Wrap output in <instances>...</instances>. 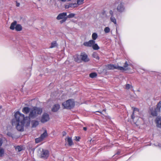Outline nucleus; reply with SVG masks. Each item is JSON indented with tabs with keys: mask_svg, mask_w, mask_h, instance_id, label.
I'll list each match as a JSON object with an SVG mask.
<instances>
[{
	"mask_svg": "<svg viewBox=\"0 0 161 161\" xmlns=\"http://www.w3.org/2000/svg\"><path fill=\"white\" fill-rule=\"evenodd\" d=\"M110 29L108 27H106L104 29V31L105 33H108L110 32Z\"/></svg>",
	"mask_w": 161,
	"mask_h": 161,
	"instance_id": "obj_33",
	"label": "nucleus"
},
{
	"mask_svg": "<svg viewBox=\"0 0 161 161\" xmlns=\"http://www.w3.org/2000/svg\"><path fill=\"white\" fill-rule=\"evenodd\" d=\"M14 118L12 119L11 123L13 126H15L16 129L19 131H20V113L18 111L15 113Z\"/></svg>",
	"mask_w": 161,
	"mask_h": 161,
	"instance_id": "obj_3",
	"label": "nucleus"
},
{
	"mask_svg": "<svg viewBox=\"0 0 161 161\" xmlns=\"http://www.w3.org/2000/svg\"><path fill=\"white\" fill-rule=\"evenodd\" d=\"M92 47L94 50H98L100 48L98 45L95 43L94 44H93Z\"/></svg>",
	"mask_w": 161,
	"mask_h": 161,
	"instance_id": "obj_24",
	"label": "nucleus"
},
{
	"mask_svg": "<svg viewBox=\"0 0 161 161\" xmlns=\"http://www.w3.org/2000/svg\"><path fill=\"white\" fill-rule=\"evenodd\" d=\"M125 7L124 5V3H120L118 5L117 7V9L118 12L121 13L124 12L125 10Z\"/></svg>",
	"mask_w": 161,
	"mask_h": 161,
	"instance_id": "obj_9",
	"label": "nucleus"
},
{
	"mask_svg": "<svg viewBox=\"0 0 161 161\" xmlns=\"http://www.w3.org/2000/svg\"><path fill=\"white\" fill-rule=\"evenodd\" d=\"M106 111V109H103L102 111L103 112V111H104V112H105Z\"/></svg>",
	"mask_w": 161,
	"mask_h": 161,
	"instance_id": "obj_46",
	"label": "nucleus"
},
{
	"mask_svg": "<svg viewBox=\"0 0 161 161\" xmlns=\"http://www.w3.org/2000/svg\"><path fill=\"white\" fill-rule=\"evenodd\" d=\"M26 126L24 125H22V124L21 123V132L23 131L24 130V129L23 128V126Z\"/></svg>",
	"mask_w": 161,
	"mask_h": 161,
	"instance_id": "obj_36",
	"label": "nucleus"
},
{
	"mask_svg": "<svg viewBox=\"0 0 161 161\" xmlns=\"http://www.w3.org/2000/svg\"><path fill=\"white\" fill-rule=\"evenodd\" d=\"M98 112V113H100L101 114H102V112L101 111H97L96 112Z\"/></svg>",
	"mask_w": 161,
	"mask_h": 161,
	"instance_id": "obj_45",
	"label": "nucleus"
},
{
	"mask_svg": "<svg viewBox=\"0 0 161 161\" xmlns=\"http://www.w3.org/2000/svg\"><path fill=\"white\" fill-rule=\"evenodd\" d=\"M75 140L77 141H79V140L80 139V137L79 136H75Z\"/></svg>",
	"mask_w": 161,
	"mask_h": 161,
	"instance_id": "obj_40",
	"label": "nucleus"
},
{
	"mask_svg": "<svg viewBox=\"0 0 161 161\" xmlns=\"http://www.w3.org/2000/svg\"><path fill=\"white\" fill-rule=\"evenodd\" d=\"M95 43V41L93 40H90L87 42H85L83 43V45L87 47H91L93 46V44Z\"/></svg>",
	"mask_w": 161,
	"mask_h": 161,
	"instance_id": "obj_10",
	"label": "nucleus"
},
{
	"mask_svg": "<svg viewBox=\"0 0 161 161\" xmlns=\"http://www.w3.org/2000/svg\"><path fill=\"white\" fill-rule=\"evenodd\" d=\"M57 43L55 41H53L51 43V46L50 47V48H52L57 47Z\"/></svg>",
	"mask_w": 161,
	"mask_h": 161,
	"instance_id": "obj_23",
	"label": "nucleus"
},
{
	"mask_svg": "<svg viewBox=\"0 0 161 161\" xmlns=\"http://www.w3.org/2000/svg\"><path fill=\"white\" fill-rule=\"evenodd\" d=\"M47 136V133L46 130H45L44 132L42 134L40 137L42 138L43 140L45 137Z\"/></svg>",
	"mask_w": 161,
	"mask_h": 161,
	"instance_id": "obj_22",
	"label": "nucleus"
},
{
	"mask_svg": "<svg viewBox=\"0 0 161 161\" xmlns=\"http://www.w3.org/2000/svg\"><path fill=\"white\" fill-rule=\"evenodd\" d=\"M4 153V149L0 148V157H2Z\"/></svg>",
	"mask_w": 161,
	"mask_h": 161,
	"instance_id": "obj_31",
	"label": "nucleus"
},
{
	"mask_svg": "<svg viewBox=\"0 0 161 161\" xmlns=\"http://www.w3.org/2000/svg\"><path fill=\"white\" fill-rule=\"evenodd\" d=\"M83 129L85 131H86L87 130V128L86 127H84L83 128Z\"/></svg>",
	"mask_w": 161,
	"mask_h": 161,
	"instance_id": "obj_43",
	"label": "nucleus"
},
{
	"mask_svg": "<svg viewBox=\"0 0 161 161\" xmlns=\"http://www.w3.org/2000/svg\"><path fill=\"white\" fill-rule=\"evenodd\" d=\"M97 75V74L95 72H93L90 73L89 75V77L90 78H93L96 77Z\"/></svg>",
	"mask_w": 161,
	"mask_h": 161,
	"instance_id": "obj_25",
	"label": "nucleus"
},
{
	"mask_svg": "<svg viewBox=\"0 0 161 161\" xmlns=\"http://www.w3.org/2000/svg\"><path fill=\"white\" fill-rule=\"evenodd\" d=\"M64 109H70L73 108L75 105V103L73 100L69 99L62 104Z\"/></svg>",
	"mask_w": 161,
	"mask_h": 161,
	"instance_id": "obj_4",
	"label": "nucleus"
},
{
	"mask_svg": "<svg viewBox=\"0 0 161 161\" xmlns=\"http://www.w3.org/2000/svg\"><path fill=\"white\" fill-rule=\"evenodd\" d=\"M22 111L24 113L27 114L30 111V108L28 107H24L22 109Z\"/></svg>",
	"mask_w": 161,
	"mask_h": 161,
	"instance_id": "obj_17",
	"label": "nucleus"
},
{
	"mask_svg": "<svg viewBox=\"0 0 161 161\" xmlns=\"http://www.w3.org/2000/svg\"><path fill=\"white\" fill-rule=\"evenodd\" d=\"M131 87H132V86L129 84H127L125 85V89H129Z\"/></svg>",
	"mask_w": 161,
	"mask_h": 161,
	"instance_id": "obj_34",
	"label": "nucleus"
},
{
	"mask_svg": "<svg viewBox=\"0 0 161 161\" xmlns=\"http://www.w3.org/2000/svg\"><path fill=\"white\" fill-rule=\"evenodd\" d=\"M110 20L112 22H113L114 25H117L116 19L114 16H111L110 18Z\"/></svg>",
	"mask_w": 161,
	"mask_h": 161,
	"instance_id": "obj_21",
	"label": "nucleus"
},
{
	"mask_svg": "<svg viewBox=\"0 0 161 161\" xmlns=\"http://www.w3.org/2000/svg\"><path fill=\"white\" fill-rule=\"evenodd\" d=\"M61 0L63 2H65L66 1V0Z\"/></svg>",
	"mask_w": 161,
	"mask_h": 161,
	"instance_id": "obj_47",
	"label": "nucleus"
},
{
	"mask_svg": "<svg viewBox=\"0 0 161 161\" xmlns=\"http://www.w3.org/2000/svg\"><path fill=\"white\" fill-rule=\"evenodd\" d=\"M161 107V103L160 102H159L157 104V107L156 108V109L158 111H160V108Z\"/></svg>",
	"mask_w": 161,
	"mask_h": 161,
	"instance_id": "obj_28",
	"label": "nucleus"
},
{
	"mask_svg": "<svg viewBox=\"0 0 161 161\" xmlns=\"http://www.w3.org/2000/svg\"><path fill=\"white\" fill-rule=\"evenodd\" d=\"M7 135L11 137H13V135L10 132H7Z\"/></svg>",
	"mask_w": 161,
	"mask_h": 161,
	"instance_id": "obj_37",
	"label": "nucleus"
},
{
	"mask_svg": "<svg viewBox=\"0 0 161 161\" xmlns=\"http://www.w3.org/2000/svg\"><path fill=\"white\" fill-rule=\"evenodd\" d=\"M75 14H74L73 13H71L70 14H69V15L67 16L66 17L67 18V19L68 18H72L74 17Z\"/></svg>",
	"mask_w": 161,
	"mask_h": 161,
	"instance_id": "obj_30",
	"label": "nucleus"
},
{
	"mask_svg": "<svg viewBox=\"0 0 161 161\" xmlns=\"http://www.w3.org/2000/svg\"><path fill=\"white\" fill-rule=\"evenodd\" d=\"M39 1H40V0H38Z\"/></svg>",
	"mask_w": 161,
	"mask_h": 161,
	"instance_id": "obj_49",
	"label": "nucleus"
},
{
	"mask_svg": "<svg viewBox=\"0 0 161 161\" xmlns=\"http://www.w3.org/2000/svg\"><path fill=\"white\" fill-rule=\"evenodd\" d=\"M159 112V111H158L157 109L155 108L154 110L151 111V114L153 116H156L157 115L158 112Z\"/></svg>",
	"mask_w": 161,
	"mask_h": 161,
	"instance_id": "obj_18",
	"label": "nucleus"
},
{
	"mask_svg": "<svg viewBox=\"0 0 161 161\" xmlns=\"http://www.w3.org/2000/svg\"><path fill=\"white\" fill-rule=\"evenodd\" d=\"M10 29L12 30L15 29L16 31H20V25L17 24V21H14L11 23Z\"/></svg>",
	"mask_w": 161,
	"mask_h": 161,
	"instance_id": "obj_5",
	"label": "nucleus"
},
{
	"mask_svg": "<svg viewBox=\"0 0 161 161\" xmlns=\"http://www.w3.org/2000/svg\"><path fill=\"white\" fill-rule=\"evenodd\" d=\"M155 122L157 127L161 128V117H157L155 120Z\"/></svg>",
	"mask_w": 161,
	"mask_h": 161,
	"instance_id": "obj_13",
	"label": "nucleus"
},
{
	"mask_svg": "<svg viewBox=\"0 0 161 161\" xmlns=\"http://www.w3.org/2000/svg\"><path fill=\"white\" fill-rule=\"evenodd\" d=\"M80 56L77 54L76 55L75 57V61L76 62H80L81 61V58H80Z\"/></svg>",
	"mask_w": 161,
	"mask_h": 161,
	"instance_id": "obj_19",
	"label": "nucleus"
},
{
	"mask_svg": "<svg viewBox=\"0 0 161 161\" xmlns=\"http://www.w3.org/2000/svg\"><path fill=\"white\" fill-rule=\"evenodd\" d=\"M133 108V112L131 115V119H132L133 121H134V119L135 118H138V116H135V111H137L138 113L139 112V109L136 108Z\"/></svg>",
	"mask_w": 161,
	"mask_h": 161,
	"instance_id": "obj_12",
	"label": "nucleus"
},
{
	"mask_svg": "<svg viewBox=\"0 0 161 161\" xmlns=\"http://www.w3.org/2000/svg\"><path fill=\"white\" fill-rule=\"evenodd\" d=\"M92 57L97 60H99V57L98 56V54L96 52H94L92 54Z\"/></svg>",
	"mask_w": 161,
	"mask_h": 161,
	"instance_id": "obj_20",
	"label": "nucleus"
},
{
	"mask_svg": "<svg viewBox=\"0 0 161 161\" xmlns=\"http://www.w3.org/2000/svg\"><path fill=\"white\" fill-rule=\"evenodd\" d=\"M43 140L42 138L40 136L39 137L36 138L35 139V141L36 143H38Z\"/></svg>",
	"mask_w": 161,
	"mask_h": 161,
	"instance_id": "obj_27",
	"label": "nucleus"
},
{
	"mask_svg": "<svg viewBox=\"0 0 161 161\" xmlns=\"http://www.w3.org/2000/svg\"><path fill=\"white\" fill-rule=\"evenodd\" d=\"M67 19V18L66 17L64 19H62V20L60 21V23L62 24Z\"/></svg>",
	"mask_w": 161,
	"mask_h": 161,
	"instance_id": "obj_35",
	"label": "nucleus"
},
{
	"mask_svg": "<svg viewBox=\"0 0 161 161\" xmlns=\"http://www.w3.org/2000/svg\"><path fill=\"white\" fill-rule=\"evenodd\" d=\"M129 64L127 61H126L123 67L116 66L113 64H108L105 65V68L107 70L117 69L123 71L129 70L130 69L128 68Z\"/></svg>",
	"mask_w": 161,
	"mask_h": 161,
	"instance_id": "obj_2",
	"label": "nucleus"
},
{
	"mask_svg": "<svg viewBox=\"0 0 161 161\" xmlns=\"http://www.w3.org/2000/svg\"><path fill=\"white\" fill-rule=\"evenodd\" d=\"M39 124L38 121H34L32 122V126L33 127H36Z\"/></svg>",
	"mask_w": 161,
	"mask_h": 161,
	"instance_id": "obj_29",
	"label": "nucleus"
},
{
	"mask_svg": "<svg viewBox=\"0 0 161 161\" xmlns=\"http://www.w3.org/2000/svg\"><path fill=\"white\" fill-rule=\"evenodd\" d=\"M67 16V13L64 12L59 14L57 16L56 19L57 20H60L64 19Z\"/></svg>",
	"mask_w": 161,
	"mask_h": 161,
	"instance_id": "obj_11",
	"label": "nucleus"
},
{
	"mask_svg": "<svg viewBox=\"0 0 161 161\" xmlns=\"http://www.w3.org/2000/svg\"><path fill=\"white\" fill-rule=\"evenodd\" d=\"M60 108V106L59 104H55L53 106L52 109V111L54 112H56Z\"/></svg>",
	"mask_w": 161,
	"mask_h": 161,
	"instance_id": "obj_14",
	"label": "nucleus"
},
{
	"mask_svg": "<svg viewBox=\"0 0 161 161\" xmlns=\"http://www.w3.org/2000/svg\"><path fill=\"white\" fill-rule=\"evenodd\" d=\"M49 155V152L48 150L43 149L41 153V158H47Z\"/></svg>",
	"mask_w": 161,
	"mask_h": 161,
	"instance_id": "obj_8",
	"label": "nucleus"
},
{
	"mask_svg": "<svg viewBox=\"0 0 161 161\" xmlns=\"http://www.w3.org/2000/svg\"><path fill=\"white\" fill-rule=\"evenodd\" d=\"M19 3L16 2V6L17 7H19Z\"/></svg>",
	"mask_w": 161,
	"mask_h": 161,
	"instance_id": "obj_44",
	"label": "nucleus"
},
{
	"mask_svg": "<svg viewBox=\"0 0 161 161\" xmlns=\"http://www.w3.org/2000/svg\"><path fill=\"white\" fill-rule=\"evenodd\" d=\"M42 112V108L35 107L32 108L30 111L28 117H24V115L21 114V117L23 118V119L21 121V123L24 125L29 126L30 124V119L34 118L37 114H41Z\"/></svg>",
	"mask_w": 161,
	"mask_h": 161,
	"instance_id": "obj_1",
	"label": "nucleus"
},
{
	"mask_svg": "<svg viewBox=\"0 0 161 161\" xmlns=\"http://www.w3.org/2000/svg\"><path fill=\"white\" fill-rule=\"evenodd\" d=\"M3 144V141L2 139L0 138V147L2 146Z\"/></svg>",
	"mask_w": 161,
	"mask_h": 161,
	"instance_id": "obj_41",
	"label": "nucleus"
},
{
	"mask_svg": "<svg viewBox=\"0 0 161 161\" xmlns=\"http://www.w3.org/2000/svg\"><path fill=\"white\" fill-rule=\"evenodd\" d=\"M84 0H77V5H81L83 3Z\"/></svg>",
	"mask_w": 161,
	"mask_h": 161,
	"instance_id": "obj_32",
	"label": "nucleus"
},
{
	"mask_svg": "<svg viewBox=\"0 0 161 161\" xmlns=\"http://www.w3.org/2000/svg\"><path fill=\"white\" fill-rule=\"evenodd\" d=\"M109 13L110 14L111 16H114L113 12L112 10H110L109 12Z\"/></svg>",
	"mask_w": 161,
	"mask_h": 161,
	"instance_id": "obj_39",
	"label": "nucleus"
},
{
	"mask_svg": "<svg viewBox=\"0 0 161 161\" xmlns=\"http://www.w3.org/2000/svg\"><path fill=\"white\" fill-rule=\"evenodd\" d=\"M20 29H21V31L22 30V27L21 26V28H20Z\"/></svg>",
	"mask_w": 161,
	"mask_h": 161,
	"instance_id": "obj_48",
	"label": "nucleus"
},
{
	"mask_svg": "<svg viewBox=\"0 0 161 161\" xmlns=\"http://www.w3.org/2000/svg\"><path fill=\"white\" fill-rule=\"evenodd\" d=\"M25 149V147H24L23 146H21V151L24 150Z\"/></svg>",
	"mask_w": 161,
	"mask_h": 161,
	"instance_id": "obj_42",
	"label": "nucleus"
},
{
	"mask_svg": "<svg viewBox=\"0 0 161 161\" xmlns=\"http://www.w3.org/2000/svg\"><path fill=\"white\" fill-rule=\"evenodd\" d=\"M97 34L96 33H93L92 35V40L95 41L97 39Z\"/></svg>",
	"mask_w": 161,
	"mask_h": 161,
	"instance_id": "obj_26",
	"label": "nucleus"
},
{
	"mask_svg": "<svg viewBox=\"0 0 161 161\" xmlns=\"http://www.w3.org/2000/svg\"><path fill=\"white\" fill-rule=\"evenodd\" d=\"M65 140H67L69 146H71L74 145V143L71 137H68L65 139Z\"/></svg>",
	"mask_w": 161,
	"mask_h": 161,
	"instance_id": "obj_15",
	"label": "nucleus"
},
{
	"mask_svg": "<svg viewBox=\"0 0 161 161\" xmlns=\"http://www.w3.org/2000/svg\"><path fill=\"white\" fill-rule=\"evenodd\" d=\"M50 119L49 115L47 113H44L42 115L41 121L42 123H44L49 121Z\"/></svg>",
	"mask_w": 161,
	"mask_h": 161,
	"instance_id": "obj_6",
	"label": "nucleus"
},
{
	"mask_svg": "<svg viewBox=\"0 0 161 161\" xmlns=\"http://www.w3.org/2000/svg\"><path fill=\"white\" fill-rule=\"evenodd\" d=\"M78 6V5L76 3H69L68 6H66L65 8H74Z\"/></svg>",
	"mask_w": 161,
	"mask_h": 161,
	"instance_id": "obj_16",
	"label": "nucleus"
},
{
	"mask_svg": "<svg viewBox=\"0 0 161 161\" xmlns=\"http://www.w3.org/2000/svg\"><path fill=\"white\" fill-rule=\"evenodd\" d=\"M80 57H81V60L84 62H87L90 60L87 55L85 52L81 53Z\"/></svg>",
	"mask_w": 161,
	"mask_h": 161,
	"instance_id": "obj_7",
	"label": "nucleus"
},
{
	"mask_svg": "<svg viewBox=\"0 0 161 161\" xmlns=\"http://www.w3.org/2000/svg\"><path fill=\"white\" fill-rule=\"evenodd\" d=\"M15 148L16 150H17V149L18 152H19L20 151V146H17L16 147H15Z\"/></svg>",
	"mask_w": 161,
	"mask_h": 161,
	"instance_id": "obj_38",
	"label": "nucleus"
}]
</instances>
